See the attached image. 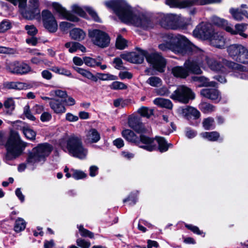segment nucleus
<instances>
[{
    "label": "nucleus",
    "instance_id": "f257e3e1",
    "mask_svg": "<svg viewBox=\"0 0 248 248\" xmlns=\"http://www.w3.org/2000/svg\"><path fill=\"white\" fill-rule=\"evenodd\" d=\"M164 42L158 45L160 50L163 51L171 50L176 54L182 55L194 56L196 63L201 61L199 67L203 66L206 63L212 71L226 73V68L233 72V75L239 78L248 79V75L245 73L247 68L234 62L222 59L218 62L204 55V52L193 45L186 37L180 34L171 33L162 34Z\"/></svg>",
    "mask_w": 248,
    "mask_h": 248
},
{
    "label": "nucleus",
    "instance_id": "f03ea898",
    "mask_svg": "<svg viewBox=\"0 0 248 248\" xmlns=\"http://www.w3.org/2000/svg\"><path fill=\"white\" fill-rule=\"evenodd\" d=\"M105 5L113 10L123 22L131 23L145 30L152 29L154 23L146 15L133 12L125 0H111L105 2Z\"/></svg>",
    "mask_w": 248,
    "mask_h": 248
},
{
    "label": "nucleus",
    "instance_id": "7ed1b4c3",
    "mask_svg": "<svg viewBox=\"0 0 248 248\" xmlns=\"http://www.w3.org/2000/svg\"><path fill=\"white\" fill-rule=\"evenodd\" d=\"M193 34L198 38L211 40V43L217 47L221 48L224 46V38L214 34V30L210 23L202 22L199 24L193 31Z\"/></svg>",
    "mask_w": 248,
    "mask_h": 248
},
{
    "label": "nucleus",
    "instance_id": "20e7f679",
    "mask_svg": "<svg viewBox=\"0 0 248 248\" xmlns=\"http://www.w3.org/2000/svg\"><path fill=\"white\" fill-rule=\"evenodd\" d=\"M123 137L128 142L147 151L152 152L156 148L154 141L148 136L140 134L137 136L133 131L125 129L122 131Z\"/></svg>",
    "mask_w": 248,
    "mask_h": 248
},
{
    "label": "nucleus",
    "instance_id": "39448f33",
    "mask_svg": "<svg viewBox=\"0 0 248 248\" xmlns=\"http://www.w3.org/2000/svg\"><path fill=\"white\" fill-rule=\"evenodd\" d=\"M26 146L27 143L21 140L17 133L11 134L5 145L7 151L6 159L12 160L16 159L22 154Z\"/></svg>",
    "mask_w": 248,
    "mask_h": 248
},
{
    "label": "nucleus",
    "instance_id": "423d86ee",
    "mask_svg": "<svg viewBox=\"0 0 248 248\" xmlns=\"http://www.w3.org/2000/svg\"><path fill=\"white\" fill-rule=\"evenodd\" d=\"M61 145L63 150L65 147L70 155L79 159L85 158L88 153L80 137L74 135L68 137L65 142H62Z\"/></svg>",
    "mask_w": 248,
    "mask_h": 248
},
{
    "label": "nucleus",
    "instance_id": "0eeeda50",
    "mask_svg": "<svg viewBox=\"0 0 248 248\" xmlns=\"http://www.w3.org/2000/svg\"><path fill=\"white\" fill-rule=\"evenodd\" d=\"M201 63V61H199L197 63L195 62V59L190 58L184 63V66H176L172 68L171 73L176 78H185L191 73L194 74H201L202 71L199 67V65Z\"/></svg>",
    "mask_w": 248,
    "mask_h": 248
},
{
    "label": "nucleus",
    "instance_id": "6e6552de",
    "mask_svg": "<svg viewBox=\"0 0 248 248\" xmlns=\"http://www.w3.org/2000/svg\"><path fill=\"white\" fill-rule=\"evenodd\" d=\"M53 150L52 146L48 143H40L29 152L26 162L33 165L36 163L45 161Z\"/></svg>",
    "mask_w": 248,
    "mask_h": 248
},
{
    "label": "nucleus",
    "instance_id": "1a4fd4ad",
    "mask_svg": "<svg viewBox=\"0 0 248 248\" xmlns=\"http://www.w3.org/2000/svg\"><path fill=\"white\" fill-rule=\"evenodd\" d=\"M182 20H184V19L181 16L173 14H162L158 17V22L163 28L176 30L180 27L186 28L189 24V21L181 23Z\"/></svg>",
    "mask_w": 248,
    "mask_h": 248
},
{
    "label": "nucleus",
    "instance_id": "9d476101",
    "mask_svg": "<svg viewBox=\"0 0 248 248\" xmlns=\"http://www.w3.org/2000/svg\"><path fill=\"white\" fill-rule=\"evenodd\" d=\"M88 36L92 43L101 48H105L109 46L110 37L108 33L98 29L88 30Z\"/></svg>",
    "mask_w": 248,
    "mask_h": 248
},
{
    "label": "nucleus",
    "instance_id": "9b49d317",
    "mask_svg": "<svg viewBox=\"0 0 248 248\" xmlns=\"http://www.w3.org/2000/svg\"><path fill=\"white\" fill-rule=\"evenodd\" d=\"M170 98L184 104L188 103L190 100L195 98V94L189 88L182 85L179 86L171 94Z\"/></svg>",
    "mask_w": 248,
    "mask_h": 248
},
{
    "label": "nucleus",
    "instance_id": "f8f14e48",
    "mask_svg": "<svg viewBox=\"0 0 248 248\" xmlns=\"http://www.w3.org/2000/svg\"><path fill=\"white\" fill-rule=\"evenodd\" d=\"M145 58L154 69L160 73L165 71L167 62L161 53L156 52L148 53Z\"/></svg>",
    "mask_w": 248,
    "mask_h": 248
},
{
    "label": "nucleus",
    "instance_id": "ddd939ff",
    "mask_svg": "<svg viewBox=\"0 0 248 248\" xmlns=\"http://www.w3.org/2000/svg\"><path fill=\"white\" fill-rule=\"evenodd\" d=\"M42 19L44 28L49 32H56L58 29L57 22L55 16L50 11L47 9L42 11Z\"/></svg>",
    "mask_w": 248,
    "mask_h": 248
},
{
    "label": "nucleus",
    "instance_id": "4468645a",
    "mask_svg": "<svg viewBox=\"0 0 248 248\" xmlns=\"http://www.w3.org/2000/svg\"><path fill=\"white\" fill-rule=\"evenodd\" d=\"M7 68L11 73L19 75H26L31 71V67L23 61H14L10 62Z\"/></svg>",
    "mask_w": 248,
    "mask_h": 248
},
{
    "label": "nucleus",
    "instance_id": "2eb2a0df",
    "mask_svg": "<svg viewBox=\"0 0 248 248\" xmlns=\"http://www.w3.org/2000/svg\"><path fill=\"white\" fill-rule=\"evenodd\" d=\"M128 125L131 129L139 134H146L149 131L141 119L138 116L130 115L128 118Z\"/></svg>",
    "mask_w": 248,
    "mask_h": 248
},
{
    "label": "nucleus",
    "instance_id": "dca6fc26",
    "mask_svg": "<svg viewBox=\"0 0 248 248\" xmlns=\"http://www.w3.org/2000/svg\"><path fill=\"white\" fill-rule=\"evenodd\" d=\"M40 85V83L34 81H31L27 82H10L6 85V87L9 89L16 90H26L31 88H36Z\"/></svg>",
    "mask_w": 248,
    "mask_h": 248
},
{
    "label": "nucleus",
    "instance_id": "f3484780",
    "mask_svg": "<svg viewBox=\"0 0 248 248\" xmlns=\"http://www.w3.org/2000/svg\"><path fill=\"white\" fill-rule=\"evenodd\" d=\"M52 6L56 11L58 13L60 16H62L63 18L72 22H78V21L79 18L77 16L69 11H67L65 8L63 7L59 3L53 2Z\"/></svg>",
    "mask_w": 248,
    "mask_h": 248
},
{
    "label": "nucleus",
    "instance_id": "a211bd4d",
    "mask_svg": "<svg viewBox=\"0 0 248 248\" xmlns=\"http://www.w3.org/2000/svg\"><path fill=\"white\" fill-rule=\"evenodd\" d=\"M148 53L145 51H142L141 54L131 53L129 54H121V57L124 60H127L134 63H141L143 62L145 56Z\"/></svg>",
    "mask_w": 248,
    "mask_h": 248
},
{
    "label": "nucleus",
    "instance_id": "6ab92c4d",
    "mask_svg": "<svg viewBox=\"0 0 248 248\" xmlns=\"http://www.w3.org/2000/svg\"><path fill=\"white\" fill-rule=\"evenodd\" d=\"M201 94L214 102L217 103L221 99V95L219 92L215 88H205L201 91Z\"/></svg>",
    "mask_w": 248,
    "mask_h": 248
},
{
    "label": "nucleus",
    "instance_id": "aec40b11",
    "mask_svg": "<svg viewBox=\"0 0 248 248\" xmlns=\"http://www.w3.org/2000/svg\"><path fill=\"white\" fill-rule=\"evenodd\" d=\"M50 108L56 114L64 113L66 108L63 105V99H53L49 102Z\"/></svg>",
    "mask_w": 248,
    "mask_h": 248
},
{
    "label": "nucleus",
    "instance_id": "412c9836",
    "mask_svg": "<svg viewBox=\"0 0 248 248\" xmlns=\"http://www.w3.org/2000/svg\"><path fill=\"white\" fill-rule=\"evenodd\" d=\"M100 133L94 128H91L86 134L85 142L88 144L97 142L100 140Z\"/></svg>",
    "mask_w": 248,
    "mask_h": 248
},
{
    "label": "nucleus",
    "instance_id": "4be33fe9",
    "mask_svg": "<svg viewBox=\"0 0 248 248\" xmlns=\"http://www.w3.org/2000/svg\"><path fill=\"white\" fill-rule=\"evenodd\" d=\"M243 51V46L241 45L233 44L227 48L229 55L233 60L237 61L240 54Z\"/></svg>",
    "mask_w": 248,
    "mask_h": 248
},
{
    "label": "nucleus",
    "instance_id": "5701e85b",
    "mask_svg": "<svg viewBox=\"0 0 248 248\" xmlns=\"http://www.w3.org/2000/svg\"><path fill=\"white\" fill-rule=\"evenodd\" d=\"M211 21L213 24L223 28L226 31L229 33H234L233 29L231 26L228 25L227 21L224 19L217 16H213L212 18Z\"/></svg>",
    "mask_w": 248,
    "mask_h": 248
},
{
    "label": "nucleus",
    "instance_id": "b1692460",
    "mask_svg": "<svg viewBox=\"0 0 248 248\" xmlns=\"http://www.w3.org/2000/svg\"><path fill=\"white\" fill-rule=\"evenodd\" d=\"M154 141L156 148L153 151L158 150L160 152H164L168 150L169 145H172L171 144H168L165 138L161 137H155V139L151 138Z\"/></svg>",
    "mask_w": 248,
    "mask_h": 248
},
{
    "label": "nucleus",
    "instance_id": "393cba45",
    "mask_svg": "<svg viewBox=\"0 0 248 248\" xmlns=\"http://www.w3.org/2000/svg\"><path fill=\"white\" fill-rule=\"evenodd\" d=\"M40 13L39 8H33L29 6L27 9L21 11V14L24 18L28 20H32Z\"/></svg>",
    "mask_w": 248,
    "mask_h": 248
},
{
    "label": "nucleus",
    "instance_id": "a878e982",
    "mask_svg": "<svg viewBox=\"0 0 248 248\" xmlns=\"http://www.w3.org/2000/svg\"><path fill=\"white\" fill-rule=\"evenodd\" d=\"M166 4L171 7H178L180 8H186L192 6L194 2L191 0H166Z\"/></svg>",
    "mask_w": 248,
    "mask_h": 248
},
{
    "label": "nucleus",
    "instance_id": "bb28decb",
    "mask_svg": "<svg viewBox=\"0 0 248 248\" xmlns=\"http://www.w3.org/2000/svg\"><path fill=\"white\" fill-rule=\"evenodd\" d=\"M74 69L83 77L94 82L98 81V77L93 74L90 71L78 67H74Z\"/></svg>",
    "mask_w": 248,
    "mask_h": 248
},
{
    "label": "nucleus",
    "instance_id": "cd10ccee",
    "mask_svg": "<svg viewBox=\"0 0 248 248\" xmlns=\"http://www.w3.org/2000/svg\"><path fill=\"white\" fill-rule=\"evenodd\" d=\"M230 12L232 15L233 18L238 21L242 20L243 16H245L248 18V12L246 10H242L239 9L231 8L230 10Z\"/></svg>",
    "mask_w": 248,
    "mask_h": 248
},
{
    "label": "nucleus",
    "instance_id": "c85d7f7f",
    "mask_svg": "<svg viewBox=\"0 0 248 248\" xmlns=\"http://www.w3.org/2000/svg\"><path fill=\"white\" fill-rule=\"evenodd\" d=\"M86 34L83 31L78 28L73 29L70 31V36L75 40L78 41L83 40Z\"/></svg>",
    "mask_w": 248,
    "mask_h": 248
},
{
    "label": "nucleus",
    "instance_id": "c756f323",
    "mask_svg": "<svg viewBox=\"0 0 248 248\" xmlns=\"http://www.w3.org/2000/svg\"><path fill=\"white\" fill-rule=\"evenodd\" d=\"M21 130L27 139L31 140H35L36 133L29 126L26 125L22 127Z\"/></svg>",
    "mask_w": 248,
    "mask_h": 248
},
{
    "label": "nucleus",
    "instance_id": "7c9ffc66",
    "mask_svg": "<svg viewBox=\"0 0 248 248\" xmlns=\"http://www.w3.org/2000/svg\"><path fill=\"white\" fill-rule=\"evenodd\" d=\"M155 104L162 108L171 109L172 108V103L169 99L163 98H156L154 100Z\"/></svg>",
    "mask_w": 248,
    "mask_h": 248
},
{
    "label": "nucleus",
    "instance_id": "2f4dec72",
    "mask_svg": "<svg viewBox=\"0 0 248 248\" xmlns=\"http://www.w3.org/2000/svg\"><path fill=\"white\" fill-rule=\"evenodd\" d=\"M201 136L210 141H216L220 137V134L217 131L204 132L201 134Z\"/></svg>",
    "mask_w": 248,
    "mask_h": 248
},
{
    "label": "nucleus",
    "instance_id": "473e14b6",
    "mask_svg": "<svg viewBox=\"0 0 248 248\" xmlns=\"http://www.w3.org/2000/svg\"><path fill=\"white\" fill-rule=\"evenodd\" d=\"M199 108L203 113H211L216 110V108L213 105L205 102H202L199 105Z\"/></svg>",
    "mask_w": 248,
    "mask_h": 248
},
{
    "label": "nucleus",
    "instance_id": "72a5a7b5",
    "mask_svg": "<svg viewBox=\"0 0 248 248\" xmlns=\"http://www.w3.org/2000/svg\"><path fill=\"white\" fill-rule=\"evenodd\" d=\"M4 111L8 115H11L15 108V101L12 98H8L4 103Z\"/></svg>",
    "mask_w": 248,
    "mask_h": 248
},
{
    "label": "nucleus",
    "instance_id": "f704fd0d",
    "mask_svg": "<svg viewBox=\"0 0 248 248\" xmlns=\"http://www.w3.org/2000/svg\"><path fill=\"white\" fill-rule=\"evenodd\" d=\"M50 70L58 74L64 75L68 77H73L70 71L62 67L52 66L50 68Z\"/></svg>",
    "mask_w": 248,
    "mask_h": 248
},
{
    "label": "nucleus",
    "instance_id": "c9c22d12",
    "mask_svg": "<svg viewBox=\"0 0 248 248\" xmlns=\"http://www.w3.org/2000/svg\"><path fill=\"white\" fill-rule=\"evenodd\" d=\"M26 226V221L22 218L18 217L15 221L14 231L16 232H19L25 229Z\"/></svg>",
    "mask_w": 248,
    "mask_h": 248
},
{
    "label": "nucleus",
    "instance_id": "e433bc0d",
    "mask_svg": "<svg viewBox=\"0 0 248 248\" xmlns=\"http://www.w3.org/2000/svg\"><path fill=\"white\" fill-rule=\"evenodd\" d=\"M214 120L212 117L204 119L202 122V126L204 129L208 130L213 129L215 127Z\"/></svg>",
    "mask_w": 248,
    "mask_h": 248
},
{
    "label": "nucleus",
    "instance_id": "4c0bfd02",
    "mask_svg": "<svg viewBox=\"0 0 248 248\" xmlns=\"http://www.w3.org/2000/svg\"><path fill=\"white\" fill-rule=\"evenodd\" d=\"M146 83L151 86L158 87L161 85L162 80L157 77H151L148 79Z\"/></svg>",
    "mask_w": 248,
    "mask_h": 248
},
{
    "label": "nucleus",
    "instance_id": "58836bf2",
    "mask_svg": "<svg viewBox=\"0 0 248 248\" xmlns=\"http://www.w3.org/2000/svg\"><path fill=\"white\" fill-rule=\"evenodd\" d=\"M186 111L187 113L194 117V119H195V125H197L199 123L197 121V120L201 116L200 111L197 109L191 107L187 108Z\"/></svg>",
    "mask_w": 248,
    "mask_h": 248
},
{
    "label": "nucleus",
    "instance_id": "ea45409f",
    "mask_svg": "<svg viewBox=\"0 0 248 248\" xmlns=\"http://www.w3.org/2000/svg\"><path fill=\"white\" fill-rule=\"evenodd\" d=\"M78 229L79 232L81 236L84 237H89L90 238H93L94 237L93 233L91 231L84 228L83 225H78Z\"/></svg>",
    "mask_w": 248,
    "mask_h": 248
},
{
    "label": "nucleus",
    "instance_id": "a19ab883",
    "mask_svg": "<svg viewBox=\"0 0 248 248\" xmlns=\"http://www.w3.org/2000/svg\"><path fill=\"white\" fill-rule=\"evenodd\" d=\"M242 63H248V50L243 46V51L240 54L237 61Z\"/></svg>",
    "mask_w": 248,
    "mask_h": 248
},
{
    "label": "nucleus",
    "instance_id": "79ce46f5",
    "mask_svg": "<svg viewBox=\"0 0 248 248\" xmlns=\"http://www.w3.org/2000/svg\"><path fill=\"white\" fill-rule=\"evenodd\" d=\"M84 63L88 66L93 67L95 66H98L101 63L100 62H97L95 59L89 57H84Z\"/></svg>",
    "mask_w": 248,
    "mask_h": 248
},
{
    "label": "nucleus",
    "instance_id": "37998d69",
    "mask_svg": "<svg viewBox=\"0 0 248 248\" xmlns=\"http://www.w3.org/2000/svg\"><path fill=\"white\" fill-rule=\"evenodd\" d=\"M12 27L9 20L4 19L0 23V33H4L10 30Z\"/></svg>",
    "mask_w": 248,
    "mask_h": 248
},
{
    "label": "nucleus",
    "instance_id": "c03bdc74",
    "mask_svg": "<svg viewBox=\"0 0 248 248\" xmlns=\"http://www.w3.org/2000/svg\"><path fill=\"white\" fill-rule=\"evenodd\" d=\"M235 30L233 29L234 31V33H230L232 34H239L240 36H242L244 38H247V35L244 33V31L245 30V25L244 24H236L235 26Z\"/></svg>",
    "mask_w": 248,
    "mask_h": 248
},
{
    "label": "nucleus",
    "instance_id": "a18cd8bd",
    "mask_svg": "<svg viewBox=\"0 0 248 248\" xmlns=\"http://www.w3.org/2000/svg\"><path fill=\"white\" fill-rule=\"evenodd\" d=\"M138 112L142 117L149 118L151 115L153 114V111L152 109H149L147 107H142L138 109Z\"/></svg>",
    "mask_w": 248,
    "mask_h": 248
},
{
    "label": "nucleus",
    "instance_id": "49530a36",
    "mask_svg": "<svg viewBox=\"0 0 248 248\" xmlns=\"http://www.w3.org/2000/svg\"><path fill=\"white\" fill-rule=\"evenodd\" d=\"M197 80L202 84L200 86L215 87L216 85V83L215 82H209L208 79L204 77H198Z\"/></svg>",
    "mask_w": 248,
    "mask_h": 248
},
{
    "label": "nucleus",
    "instance_id": "de8ad7c7",
    "mask_svg": "<svg viewBox=\"0 0 248 248\" xmlns=\"http://www.w3.org/2000/svg\"><path fill=\"white\" fill-rule=\"evenodd\" d=\"M126 46V40L123 38L121 35H118L116 41V47L119 49H124Z\"/></svg>",
    "mask_w": 248,
    "mask_h": 248
},
{
    "label": "nucleus",
    "instance_id": "09e8293b",
    "mask_svg": "<svg viewBox=\"0 0 248 248\" xmlns=\"http://www.w3.org/2000/svg\"><path fill=\"white\" fill-rule=\"evenodd\" d=\"M110 89L114 90H124L127 88V86L120 81H113L109 86Z\"/></svg>",
    "mask_w": 248,
    "mask_h": 248
},
{
    "label": "nucleus",
    "instance_id": "8fccbe9b",
    "mask_svg": "<svg viewBox=\"0 0 248 248\" xmlns=\"http://www.w3.org/2000/svg\"><path fill=\"white\" fill-rule=\"evenodd\" d=\"M78 42H68L65 44L64 46L68 48L70 53H73L76 52L78 50Z\"/></svg>",
    "mask_w": 248,
    "mask_h": 248
},
{
    "label": "nucleus",
    "instance_id": "3c124183",
    "mask_svg": "<svg viewBox=\"0 0 248 248\" xmlns=\"http://www.w3.org/2000/svg\"><path fill=\"white\" fill-rule=\"evenodd\" d=\"M97 74L99 76L98 79L99 78L101 80H115L118 79L117 76L109 73H97Z\"/></svg>",
    "mask_w": 248,
    "mask_h": 248
},
{
    "label": "nucleus",
    "instance_id": "603ef678",
    "mask_svg": "<svg viewBox=\"0 0 248 248\" xmlns=\"http://www.w3.org/2000/svg\"><path fill=\"white\" fill-rule=\"evenodd\" d=\"M185 226L187 229L190 230L193 233L198 235L203 234V236H204V233L202 231L200 230L198 227L194 226L192 224H185Z\"/></svg>",
    "mask_w": 248,
    "mask_h": 248
},
{
    "label": "nucleus",
    "instance_id": "864d4df0",
    "mask_svg": "<svg viewBox=\"0 0 248 248\" xmlns=\"http://www.w3.org/2000/svg\"><path fill=\"white\" fill-rule=\"evenodd\" d=\"M137 200V195L135 194L131 193L127 198L124 199L123 202H129L128 204L129 205H134L136 203Z\"/></svg>",
    "mask_w": 248,
    "mask_h": 248
},
{
    "label": "nucleus",
    "instance_id": "5fc2aeb1",
    "mask_svg": "<svg viewBox=\"0 0 248 248\" xmlns=\"http://www.w3.org/2000/svg\"><path fill=\"white\" fill-rule=\"evenodd\" d=\"M76 243L78 247L81 248H89L91 246L90 241H86L81 238L77 239Z\"/></svg>",
    "mask_w": 248,
    "mask_h": 248
},
{
    "label": "nucleus",
    "instance_id": "6e6d98bb",
    "mask_svg": "<svg viewBox=\"0 0 248 248\" xmlns=\"http://www.w3.org/2000/svg\"><path fill=\"white\" fill-rule=\"evenodd\" d=\"M25 29L27 31V33L31 36L35 35L37 32L38 30L33 25H26Z\"/></svg>",
    "mask_w": 248,
    "mask_h": 248
},
{
    "label": "nucleus",
    "instance_id": "4d7b16f0",
    "mask_svg": "<svg viewBox=\"0 0 248 248\" xmlns=\"http://www.w3.org/2000/svg\"><path fill=\"white\" fill-rule=\"evenodd\" d=\"M87 11L89 14L92 17L94 20L96 22H100L101 19L98 16L96 12L92 8L88 7L86 9Z\"/></svg>",
    "mask_w": 248,
    "mask_h": 248
},
{
    "label": "nucleus",
    "instance_id": "13d9d810",
    "mask_svg": "<svg viewBox=\"0 0 248 248\" xmlns=\"http://www.w3.org/2000/svg\"><path fill=\"white\" fill-rule=\"evenodd\" d=\"M113 63L115 64L114 67L118 70L125 69V67L123 66V61L120 58H115L113 60Z\"/></svg>",
    "mask_w": 248,
    "mask_h": 248
},
{
    "label": "nucleus",
    "instance_id": "bf43d9fd",
    "mask_svg": "<svg viewBox=\"0 0 248 248\" xmlns=\"http://www.w3.org/2000/svg\"><path fill=\"white\" fill-rule=\"evenodd\" d=\"M72 177L76 180H78L85 178L86 174L82 171L76 170L73 173Z\"/></svg>",
    "mask_w": 248,
    "mask_h": 248
},
{
    "label": "nucleus",
    "instance_id": "052dcab7",
    "mask_svg": "<svg viewBox=\"0 0 248 248\" xmlns=\"http://www.w3.org/2000/svg\"><path fill=\"white\" fill-rule=\"evenodd\" d=\"M72 8L73 12L81 16H83L85 15L83 10L77 5H74Z\"/></svg>",
    "mask_w": 248,
    "mask_h": 248
},
{
    "label": "nucleus",
    "instance_id": "680f3d73",
    "mask_svg": "<svg viewBox=\"0 0 248 248\" xmlns=\"http://www.w3.org/2000/svg\"><path fill=\"white\" fill-rule=\"evenodd\" d=\"M24 113L28 119L31 121H35V117L31 114L28 106H26L24 108Z\"/></svg>",
    "mask_w": 248,
    "mask_h": 248
},
{
    "label": "nucleus",
    "instance_id": "e2e57ef3",
    "mask_svg": "<svg viewBox=\"0 0 248 248\" xmlns=\"http://www.w3.org/2000/svg\"><path fill=\"white\" fill-rule=\"evenodd\" d=\"M73 24L66 21L62 22L60 24V28L62 31L67 30L73 26Z\"/></svg>",
    "mask_w": 248,
    "mask_h": 248
},
{
    "label": "nucleus",
    "instance_id": "0e129e2a",
    "mask_svg": "<svg viewBox=\"0 0 248 248\" xmlns=\"http://www.w3.org/2000/svg\"><path fill=\"white\" fill-rule=\"evenodd\" d=\"M197 135V132L190 128H186V135L188 139L194 138Z\"/></svg>",
    "mask_w": 248,
    "mask_h": 248
},
{
    "label": "nucleus",
    "instance_id": "69168bd1",
    "mask_svg": "<svg viewBox=\"0 0 248 248\" xmlns=\"http://www.w3.org/2000/svg\"><path fill=\"white\" fill-rule=\"evenodd\" d=\"M51 115L49 113L44 112L41 114L40 119L43 122H47L51 119Z\"/></svg>",
    "mask_w": 248,
    "mask_h": 248
},
{
    "label": "nucleus",
    "instance_id": "338daca9",
    "mask_svg": "<svg viewBox=\"0 0 248 248\" xmlns=\"http://www.w3.org/2000/svg\"><path fill=\"white\" fill-rule=\"evenodd\" d=\"M41 76L44 79L50 80L52 78V74L48 70H44L41 72Z\"/></svg>",
    "mask_w": 248,
    "mask_h": 248
},
{
    "label": "nucleus",
    "instance_id": "774afa93",
    "mask_svg": "<svg viewBox=\"0 0 248 248\" xmlns=\"http://www.w3.org/2000/svg\"><path fill=\"white\" fill-rule=\"evenodd\" d=\"M65 119L69 122H76L78 121V117L71 113H67L66 114Z\"/></svg>",
    "mask_w": 248,
    "mask_h": 248
}]
</instances>
